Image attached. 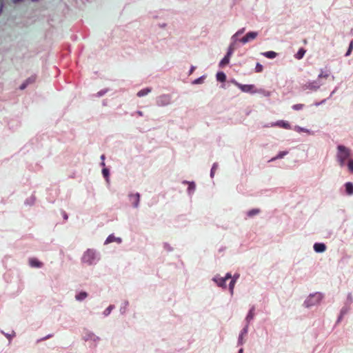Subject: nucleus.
Here are the masks:
<instances>
[{
    "label": "nucleus",
    "instance_id": "nucleus-40",
    "mask_svg": "<svg viewBox=\"0 0 353 353\" xmlns=\"http://www.w3.org/2000/svg\"><path fill=\"white\" fill-rule=\"evenodd\" d=\"M246 333H247V328H246V327H245V328L243 330V331H242L241 334H243H243H245Z\"/></svg>",
    "mask_w": 353,
    "mask_h": 353
},
{
    "label": "nucleus",
    "instance_id": "nucleus-4",
    "mask_svg": "<svg viewBox=\"0 0 353 353\" xmlns=\"http://www.w3.org/2000/svg\"><path fill=\"white\" fill-rule=\"evenodd\" d=\"M234 85L243 92L256 93L255 86L254 85H243L238 82H234Z\"/></svg>",
    "mask_w": 353,
    "mask_h": 353
},
{
    "label": "nucleus",
    "instance_id": "nucleus-2",
    "mask_svg": "<svg viewBox=\"0 0 353 353\" xmlns=\"http://www.w3.org/2000/svg\"><path fill=\"white\" fill-rule=\"evenodd\" d=\"M96 259V252L93 250L88 249L86 252H84L81 260L83 263H87L88 265H92L94 263Z\"/></svg>",
    "mask_w": 353,
    "mask_h": 353
},
{
    "label": "nucleus",
    "instance_id": "nucleus-42",
    "mask_svg": "<svg viewBox=\"0 0 353 353\" xmlns=\"http://www.w3.org/2000/svg\"><path fill=\"white\" fill-rule=\"evenodd\" d=\"M137 114L139 116H141V117L143 116V112L141 111H138Z\"/></svg>",
    "mask_w": 353,
    "mask_h": 353
},
{
    "label": "nucleus",
    "instance_id": "nucleus-43",
    "mask_svg": "<svg viewBox=\"0 0 353 353\" xmlns=\"http://www.w3.org/2000/svg\"><path fill=\"white\" fill-rule=\"evenodd\" d=\"M101 159L103 161L105 159V156H104V154L101 155Z\"/></svg>",
    "mask_w": 353,
    "mask_h": 353
},
{
    "label": "nucleus",
    "instance_id": "nucleus-27",
    "mask_svg": "<svg viewBox=\"0 0 353 353\" xmlns=\"http://www.w3.org/2000/svg\"><path fill=\"white\" fill-rule=\"evenodd\" d=\"M304 105L303 104H295L292 106V108L294 110H301L303 108Z\"/></svg>",
    "mask_w": 353,
    "mask_h": 353
},
{
    "label": "nucleus",
    "instance_id": "nucleus-37",
    "mask_svg": "<svg viewBox=\"0 0 353 353\" xmlns=\"http://www.w3.org/2000/svg\"><path fill=\"white\" fill-rule=\"evenodd\" d=\"M327 77H328V74H323V73H321L319 75V78H321V77L327 78Z\"/></svg>",
    "mask_w": 353,
    "mask_h": 353
},
{
    "label": "nucleus",
    "instance_id": "nucleus-22",
    "mask_svg": "<svg viewBox=\"0 0 353 353\" xmlns=\"http://www.w3.org/2000/svg\"><path fill=\"white\" fill-rule=\"evenodd\" d=\"M260 210L259 209H252L248 212V216L252 217L254 215L258 214Z\"/></svg>",
    "mask_w": 353,
    "mask_h": 353
},
{
    "label": "nucleus",
    "instance_id": "nucleus-24",
    "mask_svg": "<svg viewBox=\"0 0 353 353\" xmlns=\"http://www.w3.org/2000/svg\"><path fill=\"white\" fill-rule=\"evenodd\" d=\"M236 283V278H233L230 283V290L231 294H233L234 284Z\"/></svg>",
    "mask_w": 353,
    "mask_h": 353
},
{
    "label": "nucleus",
    "instance_id": "nucleus-17",
    "mask_svg": "<svg viewBox=\"0 0 353 353\" xmlns=\"http://www.w3.org/2000/svg\"><path fill=\"white\" fill-rule=\"evenodd\" d=\"M254 307H252L250 310L249 311L247 316H246V321L249 323L254 316Z\"/></svg>",
    "mask_w": 353,
    "mask_h": 353
},
{
    "label": "nucleus",
    "instance_id": "nucleus-44",
    "mask_svg": "<svg viewBox=\"0 0 353 353\" xmlns=\"http://www.w3.org/2000/svg\"><path fill=\"white\" fill-rule=\"evenodd\" d=\"M21 0H14V3H17V2H19V1H21Z\"/></svg>",
    "mask_w": 353,
    "mask_h": 353
},
{
    "label": "nucleus",
    "instance_id": "nucleus-5",
    "mask_svg": "<svg viewBox=\"0 0 353 353\" xmlns=\"http://www.w3.org/2000/svg\"><path fill=\"white\" fill-rule=\"evenodd\" d=\"M258 36V32H248L245 36H244L243 38L240 39V41L245 44L252 40H254Z\"/></svg>",
    "mask_w": 353,
    "mask_h": 353
},
{
    "label": "nucleus",
    "instance_id": "nucleus-25",
    "mask_svg": "<svg viewBox=\"0 0 353 353\" xmlns=\"http://www.w3.org/2000/svg\"><path fill=\"white\" fill-rule=\"evenodd\" d=\"M263 70V66L261 63H257L256 64V67H255V72H261Z\"/></svg>",
    "mask_w": 353,
    "mask_h": 353
},
{
    "label": "nucleus",
    "instance_id": "nucleus-11",
    "mask_svg": "<svg viewBox=\"0 0 353 353\" xmlns=\"http://www.w3.org/2000/svg\"><path fill=\"white\" fill-rule=\"evenodd\" d=\"M274 125L279 126L285 129H290V125L285 121H279Z\"/></svg>",
    "mask_w": 353,
    "mask_h": 353
},
{
    "label": "nucleus",
    "instance_id": "nucleus-10",
    "mask_svg": "<svg viewBox=\"0 0 353 353\" xmlns=\"http://www.w3.org/2000/svg\"><path fill=\"white\" fill-rule=\"evenodd\" d=\"M112 242H117L119 243L121 242V239L119 237H115L113 234H110L106 239L105 243L108 244Z\"/></svg>",
    "mask_w": 353,
    "mask_h": 353
},
{
    "label": "nucleus",
    "instance_id": "nucleus-33",
    "mask_svg": "<svg viewBox=\"0 0 353 353\" xmlns=\"http://www.w3.org/2000/svg\"><path fill=\"white\" fill-rule=\"evenodd\" d=\"M232 52H233V48L232 47H230L228 52H227V54L225 57L230 59Z\"/></svg>",
    "mask_w": 353,
    "mask_h": 353
},
{
    "label": "nucleus",
    "instance_id": "nucleus-12",
    "mask_svg": "<svg viewBox=\"0 0 353 353\" xmlns=\"http://www.w3.org/2000/svg\"><path fill=\"white\" fill-rule=\"evenodd\" d=\"M261 54L268 59H274L276 57L277 53L274 51H268L262 52Z\"/></svg>",
    "mask_w": 353,
    "mask_h": 353
},
{
    "label": "nucleus",
    "instance_id": "nucleus-21",
    "mask_svg": "<svg viewBox=\"0 0 353 353\" xmlns=\"http://www.w3.org/2000/svg\"><path fill=\"white\" fill-rule=\"evenodd\" d=\"M288 154V152H280L277 156H276L275 157L272 158L270 161H274L276 159H281L283 158L285 155H286Z\"/></svg>",
    "mask_w": 353,
    "mask_h": 353
},
{
    "label": "nucleus",
    "instance_id": "nucleus-15",
    "mask_svg": "<svg viewBox=\"0 0 353 353\" xmlns=\"http://www.w3.org/2000/svg\"><path fill=\"white\" fill-rule=\"evenodd\" d=\"M216 79L220 82H224L226 80V76L224 72H219L216 74Z\"/></svg>",
    "mask_w": 353,
    "mask_h": 353
},
{
    "label": "nucleus",
    "instance_id": "nucleus-31",
    "mask_svg": "<svg viewBox=\"0 0 353 353\" xmlns=\"http://www.w3.org/2000/svg\"><path fill=\"white\" fill-rule=\"evenodd\" d=\"M163 99H165V103H169L170 99L168 96L163 95V96H161L159 97V100H163Z\"/></svg>",
    "mask_w": 353,
    "mask_h": 353
},
{
    "label": "nucleus",
    "instance_id": "nucleus-38",
    "mask_svg": "<svg viewBox=\"0 0 353 353\" xmlns=\"http://www.w3.org/2000/svg\"><path fill=\"white\" fill-rule=\"evenodd\" d=\"M194 187H195L194 184L193 183H190V184L189 185V188H188V189H189V190H192V189L193 190V189H194Z\"/></svg>",
    "mask_w": 353,
    "mask_h": 353
},
{
    "label": "nucleus",
    "instance_id": "nucleus-39",
    "mask_svg": "<svg viewBox=\"0 0 353 353\" xmlns=\"http://www.w3.org/2000/svg\"><path fill=\"white\" fill-rule=\"evenodd\" d=\"M243 334H241L240 336H239V342L241 343H242V339H243Z\"/></svg>",
    "mask_w": 353,
    "mask_h": 353
},
{
    "label": "nucleus",
    "instance_id": "nucleus-35",
    "mask_svg": "<svg viewBox=\"0 0 353 353\" xmlns=\"http://www.w3.org/2000/svg\"><path fill=\"white\" fill-rule=\"evenodd\" d=\"M112 309V305H110L105 310V315H108V314H110L111 310Z\"/></svg>",
    "mask_w": 353,
    "mask_h": 353
},
{
    "label": "nucleus",
    "instance_id": "nucleus-20",
    "mask_svg": "<svg viewBox=\"0 0 353 353\" xmlns=\"http://www.w3.org/2000/svg\"><path fill=\"white\" fill-rule=\"evenodd\" d=\"M306 86L307 88L311 89V90H316L319 88V85L315 82L310 83Z\"/></svg>",
    "mask_w": 353,
    "mask_h": 353
},
{
    "label": "nucleus",
    "instance_id": "nucleus-28",
    "mask_svg": "<svg viewBox=\"0 0 353 353\" xmlns=\"http://www.w3.org/2000/svg\"><path fill=\"white\" fill-rule=\"evenodd\" d=\"M353 48V41H352L350 43L349 48L345 54V56H349Z\"/></svg>",
    "mask_w": 353,
    "mask_h": 353
},
{
    "label": "nucleus",
    "instance_id": "nucleus-29",
    "mask_svg": "<svg viewBox=\"0 0 353 353\" xmlns=\"http://www.w3.org/2000/svg\"><path fill=\"white\" fill-rule=\"evenodd\" d=\"M217 168V165L216 163H214L213 165H212V168L211 169V172H210V175L212 177H213L214 173H215V171Z\"/></svg>",
    "mask_w": 353,
    "mask_h": 353
},
{
    "label": "nucleus",
    "instance_id": "nucleus-8",
    "mask_svg": "<svg viewBox=\"0 0 353 353\" xmlns=\"http://www.w3.org/2000/svg\"><path fill=\"white\" fill-rule=\"evenodd\" d=\"M29 265L32 268H41L43 263L36 258L29 259Z\"/></svg>",
    "mask_w": 353,
    "mask_h": 353
},
{
    "label": "nucleus",
    "instance_id": "nucleus-30",
    "mask_svg": "<svg viewBox=\"0 0 353 353\" xmlns=\"http://www.w3.org/2000/svg\"><path fill=\"white\" fill-rule=\"evenodd\" d=\"M295 130H296L297 132H309L307 129L301 128L299 126H296L295 127Z\"/></svg>",
    "mask_w": 353,
    "mask_h": 353
},
{
    "label": "nucleus",
    "instance_id": "nucleus-36",
    "mask_svg": "<svg viewBox=\"0 0 353 353\" xmlns=\"http://www.w3.org/2000/svg\"><path fill=\"white\" fill-rule=\"evenodd\" d=\"M203 81V79L201 77L196 79L194 80V83H201Z\"/></svg>",
    "mask_w": 353,
    "mask_h": 353
},
{
    "label": "nucleus",
    "instance_id": "nucleus-14",
    "mask_svg": "<svg viewBox=\"0 0 353 353\" xmlns=\"http://www.w3.org/2000/svg\"><path fill=\"white\" fill-rule=\"evenodd\" d=\"M151 90H152L150 88H146L142 89L137 92V96L139 97H143V96L149 94L151 92Z\"/></svg>",
    "mask_w": 353,
    "mask_h": 353
},
{
    "label": "nucleus",
    "instance_id": "nucleus-26",
    "mask_svg": "<svg viewBox=\"0 0 353 353\" xmlns=\"http://www.w3.org/2000/svg\"><path fill=\"white\" fill-rule=\"evenodd\" d=\"M347 168L350 172L353 174V159H350L347 163Z\"/></svg>",
    "mask_w": 353,
    "mask_h": 353
},
{
    "label": "nucleus",
    "instance_id": "nucleus-32",
    "mask_svg": "<svg viewBox=\"0 0 353 353\" xmlns=\"http://www.w3.org/2000/svg\"><path fill=\"white\" fill-rule=\"evenodd\" d=\"M245 28H243L239 30L233 37L239 36V35L243 34L245 32Z\"/></svg>",
    "mask_w": 353,
    "mask_h": 353
},
{
    "label": "nucleus",
    "instance_id": "nucleus-19",
    "mask_svg": "<svg viewBox=\"0 0 353 353\" xmlns=\"http://www.w3.org/2000/svg\"><path fill=\"white\" fill-rule=\"evenodd\" d=\"M230 62V59L226 57H224L222 60L220 61L219 63V66L220 67H224L225 65H228Z\"/></svg>",
    "mask_w": 353,
    "mask_h": 353
},
{
    "label": "nucleus",
    "instance_id": "nucleus-9",
    "mask_svg": "<svg viewBox=\"0 0 353 353\" xmlns=\"http://www.w3.org/2000/svg\"><path fill=\"white\" fill-rule=\"evenodd\" d=\"M326 246L324 243H316L314 245V250L316 252H323L325 250Z\"/></svg>",
    "mask_w": 353,
    "mask_h": 353
},
{
    "label": "nucleus",
    "instance_id": "nucleus-6",
    "mask_svg": "<svg viewBox=\"0 0 353 353\" xmlns=\"http://www.w3.org/2000/svg\"><path fill=\"white\" fill-rule=\"evenodd\" d=\"M232 278V275L230 273H228L225 277H215L214 278V281L216 283V284L222 288H225V281Z\"/></svg>",
    "mask_w": 353,
    "mask_h": 353
},
{
    "label": "nucleus",
    "instance_id": "nucleus-7",
    "mask_svg": "<svg viewBox=\"0 0 353 353\" xmlns=\"http://www.w3.org/2000/svg\"><path fill=\"white\" fill-rule=\"evenodd\" d=\"M129 199L133 207L137 208L140 200V194L139 193L130 194Z\"/></svg>",
    "mask_w": 353,
    "mask_h": 353
},
{
    "label": "nucleus",
    "instance_id": "nucleus-34",
    "mask_svg": "<svg viewBox=\"0 0 353 353\" xmlns=\"http://www.w3.org/2000/svg\"><path fill=\"white\" fill-rule=\"evenodd\" d=\"M102 173L105 177H108L109 175V170L107 168H103L102 170Z\"/></svg>",
    "mask_w": 353,
    "mask_h": 353
},
{
    "label": "nucleus",
    "instance_id": "nucleus-23",
    "mask_svg": "<svg viewBox=\"0 0 353 353\" xmlns=\"http://www.w3.org/2000/svg\"><path fill=\"white\" fill-rule=\"evenodd\" d=\"M34 79H32V78H29L26 83H23L21 86H20V88L21 90H23L26 86L29 83H32L34 82Z\"/></svg>",
    "mask_w": 353,
    "mask_h": 353
},
{
    "label": "nucleus",
    "instance_id": "nucleus-1",
    "mask_svg": "<svg viewBox=\"0 0 353 353\" xmlns=\"http://www.w3.org/2000/svg\"><path fill=\"white\" fill-rule=\"evenodd\" d=\"M338 152L336 154L337 161L339 163L340 166H344L345 161L350 156V150L344 145H339L337 147Z\"/></svg>",
    "mask_w": 353,
    "mask_h": 353
},
{
    "label": "nucleus",
    "instance_id": "nucleus-3",
    "mask_svg": "<svg viewBox=\"0 0 353 353\" xmlns=\"http://www.w3.org/2000/svg\"><path fill=\"white\" fill-rule=\"evenodd\" d=\"M322 294L321 293H316L310 296L305 301V305L309 307L313 305H315L320 302L322 299Z\"/></svg>",
    "mask_w": 353,
    "mask_h": 353
},
{
    "label": "nucleus",
    "instance_id": "nucleus-45",
    "mask_svg": "<svg viewBox=\"0 0 353 353\" xmlns=\"http://www.w3.org/2000/svg\"><path fill=\"white\" fill-rule=\"evenodd\" d=\"M239 353H243V349L239 350Z\"/></svg>",
    "mask_w": 353,
    "mask_h": 353
},
{
    "label": "nucleus",
    "instance_id": "nucleus-41",
    "mask_svg": "<svg viewBox=\"0 0 353 353\" xmlns=\"http://www.w3.org/2000/svg\"><path fill=\"white\" fill-rule=\"evenodd\" d=\"M2 9H3V3H2V2H1V3H0V13L2 12Z\"/></svg>",
    "mask_w": 353,
    "mask_h": 353
},
{
    "label": "nucleus",
    "instance_id": "nucleus-13",
    "mask_svg": "<svg viewBox=\"0 0 353 353\" xmlns=\"http://www.w3.org/2000/svg\"><path fill=\"white\" fill-rule=\"evenodd\" d=\"M345 186L347 194L349 195L353 194V183L351 182H347L345 183Z\"/></svg>",
    "mask_w": 353,
    "mask_h": 353
},
{
    "label": "nucleus",
    "instance_id": "nucleus-16",
    "mask_svg": "<svg viewBox=\"0 0 353 353\" xmlns=\"http://www.w3.org/2000/svg\"><path fill=\"white\" fill-rule=\"evenodd\" d=\"M88 296V294L85 292H81L79 294H77L75 298L77 301H83Z\"/></svg>",
    "mask_w": 353,
    "mask_h": 353
},
{
    "label": "nucleus",
    "instance_id": "nucleus-18",
    "mask_svg": "<svg viewBox=\"0 0 353 353\" xmlns=\"http://www.w3.org/2000/svg\"><path fill=\"white\" fill-rule=\"evenodd\" d=\"M305 50H304L303 48H301L299 49V50L298 51V52L295 55V57L297 59H301L303 57V56L305 55Z\"/></svg>",
    "mask_w": 353,
    "mask_h": 353
}]
</instances>
